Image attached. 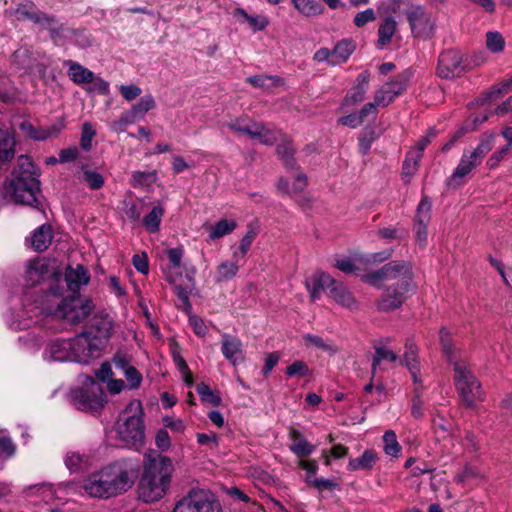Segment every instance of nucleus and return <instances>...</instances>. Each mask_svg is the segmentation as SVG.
<instances>
[{
    "label": "nucleus",
    "mask_w": 512,
    "mask_h": 512,
    "mask_svg": "<svg viewBox=\"0 0 512 512\" xmlns=\"http://www.w3.org/2000/svg\"><path fill=\"white\" fill-rule=\"evenodd\" d=\"M365 280L372 285L389 283L378 303L382 311L397 309L416 290L412 266L406 261H391L379 270L367 274Z\"/></svg>",
    "instance_id": "nucleus-1"
},
{
    "label": "nucleus",
    "mask_w": 512,
    "mask_h": 512,
    "mask_svg": "<svg viewBox=\"0 0 512 512\" xmlns=\"http://www.w3.org/2000/svg\"><path fill=\"white\" fill-rule=\"evenodd\" d=\"M133 460H119L90 474L83 484L84 491L94 498H110L129 490L138 471Z\"/></svg>",
    "instance_id": "nucleus-2"
},
{
    "label": "nucleus",
    "mask_w": 512,
    "mask_h": 512,
    "mask_svg": "<svg viewBox=\"0 0 512 512\" xmlns=\"http://www.w3.org/2000/svg\"><path fill=\"white\" fill-rule=\"evenodd\" d=\"M39 172L31 159L21 155L11 178L3 187V197L10 203L34 206L40 191Z\"/></svg>",
    "instance_id": "nucleus-3"
},
{
    "label": "nucleus",
    "mask_w": 512,
    "mask_h": 512,
    "mask_svg": "<svg viewBox=\"0 0 512 512\" xmlns=\"http://www.w3.org/2000/svg\"><path fill=\"white\" fill-rule=\"evenodd\" d=\"M93 304L76 293L64 296V289L52 286L41 302V311L46 315L64 320L70 324L84 321L92 312Z\"/></svg>",
    "instance_id": "nucleus-4"
},
{
    "label": "nucleus",
    "mask_w": 512,
    "mask_h": 512,
    "mask_svg": "<svg viewBox=\"0 0 512 512\" xmlns=\"http://www.w3.org/2000/svg\"><path fill=\"white\" fill-rule=\"evenodd\" d=\"M173 471L172 461L166 456L148 459L138 487L139 497L145 502L161 499L169 489Z\"/></svg>",
    "instance_id": "nucleus-5"
},
{
    "label": "nucleus",
    "mask_w": 512,
    "mask_h": 512,
    "mask_svg": "<svg viewBox=\"0 0 512 512\" xmlns=\"http://www.w3.org/2000/svg\"><path fill=\"white\" fill-rule=\"evenodd\" d=\"M116 445L138 448L144 440L143 409L139 400H132L121 413L114 430Z\"/></svg>",
    "instance_id": "nucleus-6"
},
{
    "label": "nucleus",
    "mask_w": 512,
    "mask_h": 512,
    "mask_svg": "<svg viewBox=\"0 0 512 512\" xmlns=\"http://www.w3.org/2000/svg\"><path fill=\"white\" fill-rule=\"evenodd\" d=\"M495 144V135L487 134L481 137L477 146L473 149L465 150L461 159L447 180L449 188L456 189L466 182V179L472 174L492 150Z\"/></svg>",
    "instance_id": "nucleus-7"
},
{
    "label": "nucleus",
    "mask_w": 512,
    "mask_h": 512,
    "mask_svg": "<svg viewBox=\"0 0 512 512\" xmlns=\"http://www.w3.org/2000/svg\"><path fill=\"white\" fill-rule=\"evenodd\" d=\"M107 335L101 336L93 331H85L71 339L72 361L88 363L98 358L106 344Z\"/></svg>",
    "instance_id": "nucleus-8"
},
{
    "label": "nucleus",
    "mask_w": 512,
    "mask_h": 512,
    "mask_svg": "<svg viewBox=\"0 0 512 512\" xmlns=\"http://www.w3.org/2000/svg\"><path fill=\"white\" fill-rule=\"evenodd\" d=\"M81 387L71 390L70 397L74 406L83 411H96L103 406V391L100 385L89 376L81 378Z\"/></svg>",
    "instance_id": "nucleus-9"
},
{
    "label": "nucleus",
    "mask_w": 512,
    "mask_h": 512,
    "mask_svg": "<svg viewBox=\"0 0 512 512\" xmlns=\"http://www.w3.org/2000/svg\"><path fill=\"white\" fill-rule=\"evenodd\" d=\"M454 384L468 406L481 399L480 384L464 361L454 362Z\"/></svg>",
    "instance_id": "nucleus-10"
},
{
    "label": "nucleus",
    "mask_w": 512,
    "mask_h": 512,
    "mask_svg": "<svg viewBox=\"0 0 512 512\" xmlns=\"http://www.w3.org/2000/svg\"><path fill=\"white\" fill-rule=\"evenodd\" d=\"M173 512H222V509L212 493L193 489L177 502Z\"/></svg>",
    "instance_id": "nucleus-11"
},
{
    "label": "nucleus",
    "mask_w": 512,
    "mask_h": 512,
    "mask_svg": "<svg viewBox=\"0 0 512 512\" xmlns=\"http://www.w3.org/2000/svg\"><path fill=\"white\" fill-rule=\"evenodd\" d=\"M411 76V71L405 70L375 91L373 101L368 103L373 105V115L378 107L388 106L407 89Z\"/></svg>",
    "instance_id": "nucleus-12"
},
{
    "label": "nucleus",
    "mask_w": 512,
    "mask_h": 512,
    "mask_svg": "<svg viewBox=\"0 0 512 512\" xmlns=\"http://www.w3.org/2000/svg\"><path fill=\"white\" fill-rule=\"evenodd\" d=\"M412 34L421 39L431 38L436 29L433 15L421 6H411L406 12Z\"/></svg>",
    "instance_id": "nucleus-13"
},
{
    "label": "nucleus",
    "mask_w": 512,
    "mask_h": 512,
    "mask_svg": "<svg viewBox=\"0 0 512 512\" xmlns=\"http://www.w3.org/2000/svg\"><path fill=\"white\" fill-rule=\"evenodd\" d=\"M6 13L16 20H30L47 28H52L56 23V20L52 16L39 11L31 1L19 3L15 9H10L6 11Z\"/></svg>",
    "instance_id": "nucleus-14"
},
{
    "label": "nucleus",
    "mask_w": 512,
    "mask_h": 512,
    "mask_svg": "<svg viewBox=\"0 0 512 512\" xmlns=\"http://www.w3.org/2000/svg\"><path fill=\"white\" fill-rule=\"evenodd\" d=\"M462 55L456 50H447L439 57L437 73L442 78H454L463 71Z\"/></svg>",
    "instance_id": "nucleus-15"
},
{
    "label": "nucleus",
    "mask_w": 512,
    "mask_h": 512,
    "mask_svg": "<svg viewBox=\"0 0 512 512\" xmlns=\"http://www.w3.org/2000/svg\"><path fill=\"white\" fill-rule=\"evenodd\" d=\"M430 136H424L418 140L416 145L407 153L403 164L402 178L408 183L418 170V164L423 156V151L430 143Z\"/></svg>",
    "instance_id": "nucleus-16"
},
{
    "label": "nucleus",
    "mask_w": 512,
    "mask_h": 512,
    "mask_svg": "<svg viewBox=\"0 0 512 512\" xmlns=\"http://www.w3.org/2000/svg\"><path fill=\"white\" fill-rule=\"evenodd\" d=\"M51 274L52 271L50 270L49 262L45 259L37 258L27 263L24 277L27 285L34 286L40 283L42 280L46 279ZM53 275L55 276V281L57 282L55 286H60V279L56 274L53 273Z\"/></svg>",
    "instance_id": "nucleus-17"
},
{
    "label": "nucleus",
    "mask_w": 512,
    "mask_h": 512,
    "mask_svg": "<svg viewBox=\"0 0 512 512\" xmlns=\"http://www.w3.org/2000/svg\"><path fill=\"white\" fill-rule=\"evenodd\" d=\"M431 208L432 204L428 197H423L417 207L414 230L416 239L420 243H425L427 240V227L431 219Z\"/></svg>",
    "instance_id": "nucleus-18"
},
{
    "label": "nucleus",
    "mask_w": 512,
    "mask_h": 512,
    "mask_svg": "<svg viewBox=\"0 0 512 512\" xmlns=\"http://www.w3.org/2000/svg\"><path fill=\"white\" fill-rule=\"evenodd\" d=\"M391 256L389 250H385L379 253H373L365 258L357 257L354 258H341L336 261L335 266L344 273H355L362 262L367 263H378L387 260Z\"/></svg>",
    "instance_id": "nucleus-19"
},
{
    "label": "nucleus",
    "mask_w": 512,
    "mask_h": 512,
    "mask_svg": "<svg viewBox=\"0 0 512 512\" xmlns=\"http://www.w3.org/2000/svg\"><path fill=\"white\" fill-rule=\"evenodd\" d=\"M370 77V72L367 70L363 71L357 76L353 87L348 91L345 98L343 99V107L360 103L365 99L366 93L368 91Z\"/></svg>",
    "instance_id": "nucleus-20"
},
{
    "label": "nucleus",
    "mask_w": 512,
    "mask_h": 512,
    "mask_svg": "<svg viewBox=\"0 0 512 512\" xmlns=\"http://www.w3.org/2000/svg\"><path fill=\"white\" fill-rule=\"evenodd\" d=\"M71 339H55L49 342L44 351V359L48 361H72Z\"/></svg>",
    "instance_id": "nucleus-21"
},
{
    "label": "nucleus",
    "mask_w": 512,
    "mask_h": 512,
    "mask_svg": "<svg viewBox=\"0 0 512 512\" xmlns=\"http://www.w3.org/2000/svg\"><path fill=\"white\" fill-rule=\"evenodd\" d=\"M335 280L325 272H316L306 280L305 285L313 301L320 298L322 291L329 293L330 288L334 285Z\"/></svg>",
    "instance_id": "nucleus-22"
},
{
    "label": "nucleus",
    "mask_w": 512,
    "mask_h": 512,
    "mask_svg": "<svg viewBox=\"0 0 512 512\" xmlns=\"http://www.w3.org/2000/svg\"><path fill=\"white\" fill-rule=\"evenodd\" d=\"M221 351L223 356L233 365H236L244 358L241 340L230 334L222 335Z\"/></svg>",
    "instance_id": "nucleus-23"
},
{
    "label": "nucleus",
    "mask_w": 512,
    "mask_h": 512,
    "mask_svg": "<svg viewBox=\"0 0 512 512\" xmlns=\"http://www.w3.org/2000/svg\"><path fill=\"white\" fill-rule=\"evenodd\" d=\"M288 436L291 441L289 449L298 458L307 457L315 451L316 446L310 443L299 430L290 428Z\"/></svg>",
    "instance_id": "nucleus-24"
},
{
    "label": "nucleus",
    "mask_w": 512,
    "mask_h": 512,
    "mask_svg": "<svg viewBox=\"0 0 512 512\" xmlns=\"http://www.w3.org/2000/svg\"><path fill=\"white\" fill-rule=\"evenodd\" d=\"M233 16L241 24L246 23L248 27L255 33L265 30L269 26V18L264 14H248L243 8H236Z\"/></svg>",
    "instance_id": "nucleus-25"
},
{
    "label": "nucleus",
    "mask_w": 512,
    "mask_h": 512,
    "mask_svg": "<svg viewBox=\"0 0 512 512\" xmlns=\"http://www.w3.org/2000/svg\"><path fill=\"white\" fill-rule=\"evenodd\" d=\"M241 260H236L232 257L231 260L221 261L215 268L213 273L214 282L216 284L226 283L234 279L238 272Z\"/></svg>",
    "instance_id": "nucleus-26"
},
{
    "label": "nucleus",
    "mask_w": 512,
    "mask_h": 512,
    "mask_svg": "<svg viewBox=\"0 0 512 512\" xmlns=\"http://www.w3.org/2000/svg\"><path fill=\"white\" fill-rule=\"evenodd\" d=\"M89 282V275L87 270L82 265H77L75 268L68 267L65 272V283L67 289L71 293H76L82 285Z\"/></svg>",
    "instance_id": "nucleus-27"
},
{
    "label": "nucleus",
    "mask_w": 512,
    "mask_h": 512,
    "mask_svg": "<svg viewBox=\"0 0 512 512\" xmlns=\"http://www.w3.org/2000/svg\"><path fill=\"white\" fill-rule=\"evenodd\" d=\"M329 296L340 306L356 310L358 308L357 301L352 293L342 284L335 280L334 285L330 288Z\"/></svg>",
    "instance_id": "nucleus-28"
},
{
    "label": "nucleus",
    "mask_w": 512,
    "mask_h": 512,
    "mask_svg": "<svg viewBox=\"0 0 512 512\" xmlns=\"http://www.w3.org/2000/svg\"><path fill=\"white\" fill-rule=\"evenodd\" d=\"M379 457L377 452L371 449L365 450L360 457L350 459L347 465L349 471L364 470L369 471L373 469Z\"/></svg>",
    "instance_id": "nucleus-29"
},
{
    "label": "nucleus",
    "mask_w": 512,
    "mask_h": 512,
    "mask_svg": "<svg viewBox=\"0 0 512 512\" xmlns=\"http://www.w3.org/2000/svg\"><path fill=\"white\" fill-rule=\"evenodd\" d=\"M64 463L70 472H80L92 465V458L85 453L68 451L65 454Z\"/></svg>",
    "instance_id": "nucleus-30"
},
{
    "label": "nucleus",
    "mask_w": 512,
    "mask_h": 512,
    "mask_svg": "<svg viewBox=\"0 0 512 512\" xmlns=\"http://www.w3.org/2000/svg\"><path fill=\"white\" fill-rule=\"evenodd\" d=\"M295 10L303 17H316L324 12V6L316 0H291Z\"/></svg>",
    "instance_id": "nucleus-31"
},
{
    "label": "nucleus",
    "mask_w": 512,
    "mask_h": 512,
    "mask_svg": "<svg viewBox=\"0 0 512 512\" xmlns=\"http://www.w3.org/2000/svg\"><path fill=\"white\" fill-rule=\"evenodd\" d=\"M31 246L35 251L41 252L46 250L52 241V229L48 225H42L36 229L31 238Z\"/></svg>",
    "instance_id": "nucleus-32"
},
{
    "label": "nucleus",
    "mask_w": 512,
    "mask_h": 512,
    "mask_svg": "<svg viewBox=\"0 0 512 512\" xmlns=\"http://www.w3.org/2000/svg\"><path fill=\"white\" fill-rule=\"evenodd\" d=\"M355 50V44L352 40L344 39L339 41L332 50L331 65L345 63Z\"/></svg>",
    "instance_id": "nucleus-33"
},
{
    "label": "nucleus",
    "mask_w": 512,
    "mask_h": 512,
    "mask_svg": "<svg viewBox=\"0 0 512 512\" xmlns=\"http://www.w3.org/2000/svg\"><path fill=\"white\" fill-rule=\"evenodd\" d=\"M237 227L233 219H220L214 225L208 227V239L214 241L231 234Z\"/></svg>",
    "instance_id": "nucleus-34"
},
{
    "label": "nucleus",
    "mask_w": 512,
    "mask_h": 512,
    "mask_svg": "<svg viewBox=\"0 0 512 512\" xmlns=\"http://www.w3.org/2000/svg\"><path fill=\"white\" fill-rule=\"evenodd\" d=\"M405 365L409 369L415 383L419 382V362L417 360V347L412 340H407L405 343L404 352Z\"/></svg>",
    "instance_id": "nucleus-35"
},
{
    "label": "nucleus",
    "mask_w": 512,
    "mask_h": 512,
    "mask_svg": "<svg viewBox=\"0 0 512 512\" xmlns=\"http://www.w3.org/2000/svg\"><path fill=\"white\" fill-rule=\"evenodd\" d=\"M306 176L298 174L294 177L293 182L287 178H280L277 183V190L282 194H294L302 191L306 187Z\"/></svg>",
    "instance_id": "nucleus-36"
},
{
    "label": "nucleus",
    "mask_w": 512,
    "mask_h": 512,
    "mask_svg": "<svg viewBox=\"0 0 512 512\" xmlns=\"http://www.w3.org/2000/svg\"><path fill=\"white\" fill-rule=\"evenodd\" d=\"M15 138L11 131L0 128V160L9 161L15 154Z\"/></svg>",
    "instance_id": "nucleus-37"
},
{
    "label": "nucleus",
    "mask_w": 512,
    "mask_h": 512,
    "mask_svg": "<svg viewBox=\"0 0 512 512\" xmlns=\"http://www.w3.org/2000/svg\"><path fill=\"white\" fill-rule=\"evenodd\" d=\"M371 114L373 115V105L365 104L358 113H352L339 118V123L344 126L356 128Z\"/></svg>",
    "instance_id": "nucleus-38"
},
{
    "label": "nucleus",
    "mask_w": 512,
    "mask_h": 512,
    "mask_svg": "<svg viewBox=\"0 0 512 512\" xmlns=\"http://www.w3.org/2000/svg\"><path fill=\"white\" fill-rule=\"evenodd\" d=\"M68 66V75L73 82L83 84L93 80L94 73L86 67L72 61L68 62Z\"/></svg>",
    "instance_id": "nucleus-39"
},
{
    "label": "nucleus",
    "mask_w": 512,
    "mask_h": 512,
    "mask_svg": "<svg viewBox=\"0 0 512 512\" xmlns=\"http://www.w3.org/2000/svg\"><path fill=\"white\" fill-rule=\"evenodd\" d=\"M397 29V22L391 18H386L379 26L378 29V45L383 47L390 43L394 33Z\"/></svg>",
    "instance_id": "nucleus-40"
},
{
    "label": "nucleus",
    "mask_w": 512,
    "mask_h": 512,
    "mask_svg": "<svg viewBox=\"0 0 512 512\" xmlns=\"http://www.w3.org/2000/svg\"><path fill=\"white\" fill-rule=\"evenodd\" d=\"M304 344L307 347L313 346L318 348L319 350L326 352L328 355H334L337 352V347L330 342H326L322 337L306 334L303 336Z\"/></svg>",
    "instance_id": "nucleus-41"
},
{
    "label": "nucleus",
    "mask_w": 512,
    "mask_h": 512,
    "mask_svg": "<svg viewBox=\"0 0 512 512\" xmlns=\"http://www.w3.org/2000/svg\"><path fill=\"white\" fill-rule=\"evenodd\" d=\"M251 130H256V133L250 134L249 136L252 137L253 139H257L262 144L270 145L277 140L278 132L268 129L267 127L261 124H252Z\"/></svg>",
    "instance_id": "nucleus-42"
},
{
    "label": "nucleus",
    "mask_w": 512,
    "mask_h": 512,
    "mask_svg": "<svg viewBox=\"0 0 512 512\" xmlns=\"http://www.w3.org/2000/svg\"><path fill=\"white\" fill-rule=\"evenodd\" d=\"M255 237L256 231L254 229H248L245 235L241 238L239 246L233 251V258L241 261L244 260Z\"/></svg>",
    "instance_id": "nucleus-43"
},
{
    "label": "nucleus",
    "mask_w": 512,
    "mask_h": 512,
    "mask_svg": "<svg viewBox=\"0 0 512 512\" xmlns=\"http://www.w3.org/2000/svg\"><path fill=\"white\" fill-rule=\"evenodd\" d=\"M164 214V209L161 206H154L151 212L143 219V225L149 232H157Z\"/></svg>",
    "instance_id": "nucleus-44"
},
{
    "label": "nucleus",
    "mask_w": 512,
    "mask_h": 512,
    "mask_svg": "<svg viewBox=\"0 0 512 512\" xmlns=\"http://www.w3.org/2000/svg\"><path fill=\"white\" fill-rule=\"evenodd\" d=\"M384 452L393 457H398L401 452V446L397 441L396 434L393 430H387L383 435Z\"/></svg>",
    "instance_id": "nucleus-45"
},
{
    "label": "nucleus",
    "mask_w": 512,
    "mask_h": 512,
    "mask_svg": "<svg viewBox=\"0 0 512 512\" xmlns=\"http://www.w3.org/2000/svg\"><path fill=\"white\" fill-rule=\"evenodd\" d=\"M486 47L489 51L493 53H499L504 50L505 47V39L504 37L497 31H489L486 33Z\"/></svg>",
    "instance_id": "nucleus-46"
},
{
    "label": "nucleus",
    "mask_w": 512,
    "mask_h": 512,
    "mask_svg": "<svg viewBox=\"0 0 512 512\" xmlns=\"http://www.w3.org/2000/svg\"><path fill=\"white\" fill-rule=\"evenodd\" d=\"M398 359V356L397 354L386 348V347H377L376 348V352H375V355L373 357V363H372V370H373V375L376 373V368L377 366L382 362V361H390V362H394Z\"/></svg>",
    "instance_id": "nucleus-47"
},
{
    "label": "nucleus",
    "mask_w": 512,
    "mask_h": 512,
    "mask_svg": "<svg viewBox=\"0 0 512 512\" xmlns=\"http://www.w3.org/2000/svg\"><path fill=\"white\" fill-rule=\"evenodd\" d=\"M156 107V102L151 94H146L140 98V100L132 105L134 112L139 118L143 117L146 113L153 110Z\"/></svg>",
    "instance_id": "nucleus-48"
},
{
    "label": "nucleus",
    "mask_w": 512,
    "mask_h": 512,
    "mask_svg": "<svg viewBox=\"0 0 512 512\" xmlns=\"http://www.w3.org/2000/svg\"><path fill=\"white\" fill-rule=\"evenodd\" d=\"M246 81L251 85L262 89H270L272 87L277 86L280 83L279 78L267 75L251 76L248 77Z\"/></svg>",
    "instance_id": "nucleus-49"
},
{
    "label": "nucleus",
    "mask_w": 512,
    "mask_h": 512,
    "mask_svg": "<svg viewBox=\"0 0 512 512\" xmlns=\"http://www.w3.org/2000/svg\"><path fill=\"white\" fill-rule=\"evenodd\" d=\"M196 391L201 397V400L204 402H208L214 406H218L221 403V398L216 395L207 384L199 383L196 386Z\"/></svg>",
    "instance_id": "nucleus-50"
},
{
    "label": "nucleus",
    "mask_w": 512,
    "mask_h": 512,
    "mask_svg": "<svg viewBox=\"0 0 512 512\" xmlns=\"http://www.w3.org/2000/svg\"><path fill=\"white\" fill-rule=\"evenodd\" d=\"M139 119L138 115L131 107L130 110L121 114L118 120L114 121L111 125L112 130L119 132L122 131L126 125L132 124Z\"/></svg>",
    "instance_id": "nucleus-51"
},
{
    "label": "nucleus",
    "mask_w": 512,
    "mask_h": 512,
    "mask_svg": "<svg viewBox=\"0 0 512 512\" xmlns=\"http://www.w3.org/2000/svg\"><path fill=\"white\" fill-rule=\"evenodd\" d=\"M162 421L165 428L170 429L174 434H183L187 428L183 419L174 416H165Z\"/></svg>",
    "instance_id": "nucleus-52"
},
{
    "label": "nucleus",
    "mask_w": 512,
    "mask_h": 512,
    "mask_svg": "<svg viewBox=\"0 0 512 512\" xmlns=\"http://www.w3.org/2000/svg\"><path fill=\"white\" fill-rule=\"evenodd\" d=\"M82 181L86 182L91 189H99L104 185V178L98 172L84 169Z\"/></svg>",
    "instance_id": "nucleus-53"
},
{
    "label": "nucleus",
    "mask_w": 512,
    "mask_h": 512,
    "mask_svg": "<svg viewBox=\"0 0 512 512\" xmlns=\"http://www.w3.org/2000/svg\"><path fill=\"white\" fill-rule=\"evenodd\" d=\"M96 135V131L93 125L89 122H85L82 126V134L80 144L84 150H89L92 146V140Z\"/></svg>",
    "instance_id": "nucleus-54"
},
{
    "label": "nucleus",
    "mask_w": 512,
    "mask_h": 512,
    "mask_svg": "<svg viewBox=\"0 0 512 512\" xmlns=\"http://www.w3.org/2000/svg\"><path fill=\"white\" fill-rule=\"evenodd\" d=\"M439 338L443 352L446 354L448 360L451 361L453 355V344L450 331L447 328H442L439 332Z\"/></svg>",
    "instance_id": "nucleus-55"
},
{
    "label": "nucleus",
    "mask_w": 512,
    "mask_h": 512,
    "mask_svg": "<svg viewBox=\"0 0 512 512\" xmlns=\"http://www.w3.org/2000/svg\"><path fill=\"white\" fill-rule=\"evenodd\" d=\"M286 374L290 377H305L310 375V369L305 362L298 360L294 361L286 368Z\"/></svg>",
    "instance_id": "nucleus-56"
},
{
    "label": "nucleus",
    "mask_w": 512,
    "mask_h": 512,
    "mask_svg": "<svg viewBox=\"0 0 512 512\" xmlns=\"http://www.w3.org/2000/svg\"><path fill=\"white\" fill-rule=\"evenodd\" d=\"M64 128L63 120H57L48 127H41L42 136H38V141L53 138L59 135Z\"/></svg>",
    "instance_id": "nucleus-57"
},
{
    "label": "nucleus",
    "mask_w": 512,
    "mask_h": 512,
    "mask_svg": "<svg viewBox=\"0 0 512 512\" xmlns=\"http://www.w3.org/2000/svg\"><path fill=\"white\" fill-rule=\"evenodd\" d=\"M119 91L123 99L127 102L135 100L142 94V89L135 84L120 85Z\"/></svg>",
    "instance_id": "nucleus-58"
},
{
    "label": "nucleus",
    "mask_w": 512,
    "mask_h": 512,
    "mask_svg": "<svg viewBox=\"0 0 512 512\" xmlns=\"http://www.w3.org/2000/svg\"><path fill=\"white\" fill-rule=\"evenodd\" d=\"M509 145H505L502 148L494 151L491 156L487 159L486 166L489 169H495L499 163L505 158V156L509 153Z\"/></svg>",
    "instance_id": "nucleus-59"
},
{
    "label": "nucleus",
    "mask_w": 512,
    "mask_h": 512,
    "mask_svg": "<svg viewBox=\"0 0 512 512\" xmlns=\"http://www.w3.org/2000/svg\"><path fill=\"white\" fill-rule=\"evenodd\" d=\"M347 453L348 448L340 444L333 446L330 451L324 450L322 452L326 465H330L331 458L339 459L346 456Z\"/></svg>",
    "instance_id": "nucleus-60"
},
{
    "label": "nucleus",
    "mask_w": 512,
    "mask_h": 512,
    "mask_svg": "<svg viewBox=\"0 0 512 512\" xmlns=\"http://www.w3.org/2000/svg\"><path fill=\"white\" fill-rule=\"evenodd\" d=\"M89 83H91L89 88L90 92H95L102 95H108L110 92L109 83L101 77H96L93 74V80H91Z\"/></svg>",
    "instance_id": "nucleus-61"
},
{
    "label": "nucleus",
    "mask_w": 512,
    "mask_h": 512,
    "mask_svg": "<svg viewBox=\"0 0 512 512\" xmlns=\"http://www.w3.org/2000/svg\"><path fill=\"white\" fill-rule=\"evenodd\" d=\"M196 437H197V442L200 445L206 446L210 450L216 449L219 445L218 437L215 433H209V434L198 433L196 435Z\"/></svg>",
    "instance_id": "nucleus-62"
},
{
    "label": "nucleus",
    "mask_w": 512,
    "mask_h": 512,
    "mask_svg": "<svg viewBox=\"0 0 512 512\" xmlns=\"http://www.w3.org/2000/svg\"><path fill=\"white\" fill-rule=\"evenodd\" d=\"M376 19L375 12L372 8H368L356 14L354 17V24L357 27H363L369 22H373Z\"/></svg>",
    "instance_id": "nucleus-63"
},
{
    "label": "nucleus",
    "mask_w": 512,
    "mask_h": 512,
    "mask_svg": "<svg viewBox=\"0 0 512 512\" xmlns=\"http://www.w3.org/2000/svg\"><path fill=\"white\" fill-rule=\"evenodd\" d=\"M155 444L161 451H167L171 447V438L165 429H160L155 437Z\"/></svg>",
    "instance_id": "nucleus-64"
}]
</instances>
